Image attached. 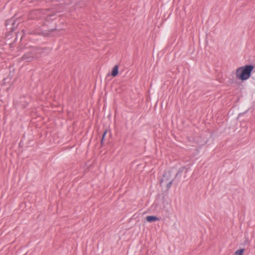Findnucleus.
<instances>
[{"instance_id":"5","label":"nucleus","mask_w":255,"mask_h":255,"mask_svg":"<svg viewBox=\"0 0 255 255\" xmlns=\"http://www.w3.org/2000/svg\"><path fill=\"white\" fill-rule=\"evenodd\" d=\"M19 102L23 108L26 107L28 104V101H26V97L24 96L20 98Z\"/></svg>"},{"instance_id":"8","label":"nucleus","mask_w":255,"mask_h":255,"mask_svg":"<svg viewBox=\"0 0 255 255\" xmlns=\"http://www.w3.org/2000/svg\"><path fill=\"white\" fill-rule=\"evenodd\" d=\"M244 252V249L238 250L235 252V254L236 255H243Z\"/></svg>"},{"instance_id":"9","label":"nucleus","mask_w":255,"mask_h":255,"mask_svg":"<svg viewBox=\"0 0 255 255\" xmlns=\"http://www.w3.org/2000/svg\"><path fill=\"white\" fill-rule=\"evenodd\" d=\"M172 182H173V180L168 182V183L167 184V189H169L171 187Z\"/></svg>"},{"instance_id":"3","label":"nucleus","mask_w":255,"mask_h":255,"mask_svg":"<svg viewBox=\"0 0 255 255\" xmlns=\"http://www.w3.org/2000/svg\"><path fill=\"white\" fill-rule=\"evenodd\" d=\"M18 25V22L16 20L15 18L13 17L5 21V26L8 29L11 31H14Z\"/></svg>"},{"instance_id":"10","label":"nucleus","mask_w":255,"mask_h":255,"mask_svg":"<svg viewBox=\"0 0 255 255\" xmlns=\"http://www.w3.org/2000/svg\"><path fill=\"white\" fill-rule=\"evenodd\" d=\"M106 133H107V130H105L102 135V138L101 139V144H102L103 143L104 139L105 136H106Z\"/></svg>"},{"instance_id":"4","label":"nucleus","mask_w":255,"mask_h":255,"mask_svg":"<svg viewBox=\"0 0 255 255\" xmlns=\"http://www.w3.org/2000/svg\"><path fill=\"white\" fill-rule=\"evenodd\" d=\"M170 172H165L163 174V178L160 181V184L161 185L164 182H168L170 178Z\"/></svg>"},{"instance_id":"2","label":"nucleus","mask_w":255,"mask_h":255,"mask_svg":"<svg viewBox=\"0 0 255 255\" xmlns=\"http://www.w3.org/2000/svg\"><path fill=\"white\" fill-rule=\"evenodd\" d=\"M42 51V48L35 49V48H32L24 53L20 58V60L25 62H30L34 59L37 58L38 57L37 54L41 53Z\"/></svg>"},{"instance_id":"7","label":"nucleus","mask_w":255,"mask_h":255,"mask_svg":"<svg viewBox=\"0 0 255 255\" xmlns=\"http://www.w3.org/2000/svg\"><path fill=\"white\" fill-rule=\"evenodd\" d=\"M118 69H119V67L117 65H115L114 67V68L112 69V73H111L112 76L115 77L118 75V71H119Z\"/></svg>"},{"instance_id":"1","label":"nucleus","mask_w":255,"mask_h":255,"mask_svg":"<svg viewBox=\"0 0 255 255\" xmlns=\"http://www.w3.org/2000/svg\"><path fill=\"white\" fill-rule=\"evenodd\" d=\"M253 69L254 66L252 65L239 68L236 70V77L242 80H246L250 77Z\"/></svg>"},{"instance_id":"6","label":"nucleus","mask_w":255,"mask_h":255,"mask_svg":"<svg viewBox=\"0 0 255 255\" xmlns=\"http://www.w3.org/2000/svg\"><path fill=\"white\" fill-rule=\"evenodd\" d=\"M146 220L148 222H152L159 220V219L153 216H148L146 217Z\"/></svg>"},{"instance_id":"11","label":"nucleus","mask_w":255,"mask_h":255,"mask_svg":"<svg viewBox=\"0 0 255 255\" xmlns=\"http://www.w3.org/2000/svg\"><path fill=\"white\" fill-rule=\"evenodd\" d=\"M13 43H10V44H9V46H10V48H13Z\"/></svg>"}]
</instances>
